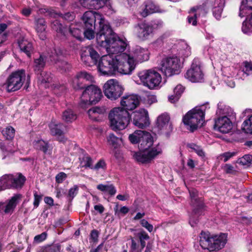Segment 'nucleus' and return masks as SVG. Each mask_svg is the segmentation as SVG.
Wrapping results in <instances>:
<instances>
[{"mask_svg":"<svg viewBox=\"0 0 252 252\" xmlns=\"http://www.w3.org/2000/svg\"><path fill=\"white\" fill-rule=\"evenodd\" d=\"M18 45L20 50L25 53L28 57H30L33 49L32 43L27 39L22 38L19 40Z\"/></svg>","mask_w":252,"mask_h":252,"instance_id":"f704fd0d","label":"nucleus"},{"mask_svg":"<svg viewBox=\"0 0 252 252\" xmlns=\"http://www.w3.org/2000/svg\"><path fill=\"white\" fill-rule=\"evenodd\" d=\"M163 22L159 20L153 21L150 23L141 22L134 28V33L140 40L145 41L153 36L155 30L161 28Z\"/></svg>","mask_w":252,"mask_h":252,"instance_id":"0eeeda50","label":"nucleus"},{"mask_svg":"<svg viewBox=\"0 0 252 252\" xmlns=\"http://www.w3.org/2000/svg\"><path fill=\"white\" fill-rule=\"evenodd\" d=\"M159 70L165 76L178 74L182 67L180 59L173 56L163 59L158 64Z\"/></svg>","mask_w":252,"mask_h":252,"instance_id":"6e6552de","label":"nucleus"},{"mask_svg":"<svg viewBox=\"0 0 252 252\" xmlns=\"http://www.w3.org/2000/svg\"><path fill=\"white\" fill-rule=\"evenodd\" d=\"M102 15L99 13L94 11H87L84 13L82 16V20L85 25V28H92L95 26V22H98L102 18Z\"/></svg>","mask_w":252,"mask_h":252,"instance_id":"5701e85b","label":"nucleus"},{"mask_svg":"<svg viewBox=\"0 0 252 252\" xmlns=\"http://www.w3.org/2000/svg\"><path fill=\"white\" fill-rule=\"evenodd\" d=\"M99 57L97 51L91 46L86 47L82 49L81 60L86 66H92L96 65Z\"/></svg>","mask_w":252,"mask_h":252,"instance_id":"dca6fc26","label":"nucleus"},{"mask_svg":"<svg viewBox=\"0 0 252 252\" xmlns=\"http://www.w3.org/2000/svg\"><path fill=\"white\" fill-rule=\"evenodd\" d=\"M242 31L245 34H250L252 33V25L249 24L248 19H246L243 22L242 26Z\"/></svg>","mask_w":252,"mask_h":252,"instance_id":"6e6d98bb","label":"nucleus"},{"mask_svg":"<svg viewBox=\"0 0 252 252\" xmlns=\"http://www.w3.org/2000/svg\"><path fill=\"white\" fill-rule=\"evenodd\" d=\"M246 9H252V0H242L241 5L240 7L239 16L243 17L244 16Z\"/></svg>","mask_w":252,"mask_h":252,"instance_id":"c03bdc74","label":"nucleus"},{"mask_svg":"<svg viewBox=\"0 0 252 252\" xmlns=\"http://www.w3.org/2000/svg\"><path fill=\"white\" fill-rule=\"evenodd\" d=\"M123 91V86L115 79L108 80L103 86V92L105 95L112 100L119 98Z\"/></svg>","mask_w":252,"mask_h":252,"instance_id":"ddd939ff","label":"nucleus"},{"mask_svg":"<svg viewBox=\"0 0 252 252\" xmlns=\"http://www.w3.org/2000/svg\"><path fill=\"white\" fill-rule=\"evenodd\" d=\"M2 133L7 139H11L14 136L15 129L11 126H8L2 131Z\"/></svg>","mask_w":252,"mask_h":252,"instance_id":"864d4df0","label":"nucleus"},{"mask_svg":"<svg viewBox=\"0 0 252 252\" xmlns=\"http://www.w3.org/2000/svg\"><path fill=\"white\" fill-rule=\"evenodd\" d=\"M108 0H80L81 5L88 9H99L107 4Z\"/></svg>","mask_w":252,"mask_h":252,"instance_id":"cd10ccee","label":"nucleus"},{"mask_svg":"<svg viewBox=\"0 0 252 252\" xmlns=\"http://www.w3.org/2000/svg\"><path fill=\"white\" fill-rule=\"evenodd\" d=\"M157 127L158 133L168 137L173 130V126L170 122V117L167 114L159 116L157 120Z\"/></svg>","mask_w":252,"mask_h":252,"instance_id":"f3484780","label":"nucleus"},{"mask_svg":"<svg viewBox=\"0 0 252 252\" xmlns=\"http://www.w3.org/2000/svg\"><path fill=\"white\" fill-rule=\"evenodd\" d=\"M192 148L196 153V154L200 157L204 158L205 157V153L203 151V150L200 149L197 146L194 145H193Z\"/></svg>","mask_w":252,"mask_h":252,"instance_id":"774afa93","label":"nucleus"},{"mask_svg":"<svg viewBox=\"0 0 252 252\" xmlns=\"http://www.w3.org/2000/svg\"><path fill=\"white\" fill-rule=\"evenodd\" d=\"M133 124L139 128H143L149 126V119L148 111L144 109H141L138 111L133 113Z\"/></svg>","mask_w":252,"mask_h":252,"instance_id":"aec40b11","label":"nucleus"},{"mask_svg":"<svg viewBox=\"0 0 252 252\" xmlns=\"http://www.w3.org/2000/svg\"><path fill=\"white\" fill-rule=\"evenodd\" d=\"M184 91V87L181 85H178L174 90V95L169 96L168 99L169 101L171 103L177 101Z\"/></svg>","mask_w":252,"mask_h":252,"instance_id":"ea45409f","label":"nucleus"},{"mask_svg":"<svg viewBox=\"0 0 252 252\" xmlns=\"http://www.w3.org/2000/svg\"><path fill=\"white\" fill-rule=\"evenodd\" d=\"M155 71L154 70L149 69L141 71L138 73V76L144 86L149 88V82Z\"/></svg>","mask_w":252,"mask_h":252,"instance_id":"72a5a7b5","label":"nucleus"},{"mask_svg":"<svg viewBox=\"0 0 252 252\" xmlns=\"http://www.w3.org/2000/svg\"><path fill=\"white\" fill-rule=\"evenodd\" d=\"M237 153L235 152H225L220 155V158L223 160L224 162H226L228 159L233 157L236 155Z\"/></svg>","mask_w":252,"mask_h":252,"instance_id":"bf43d9fd","label":"nucleus"},{"mask_svg":"<svg viewBox=\"0 0 252 252\" xmlns=\"http://www.w3.org/2000/svg\"><path fill=\"white\" fill-rule=\"evenodd\" d=\"M78 188L77 186H74L73 188H71L68 191L67 196L71 198H73L77 194Z\"/></svg>","mask_w":252,"mask_h":252,"instance_id":"0e129e2a","label":"nucleus"},{"mask_svg":"<svg viewBox=\"0 0 252 252\" xmlns=\"http://www.w3.org/2000/svg\"><path fill=\"white\" fill-rule=\"evenodd\" d=\"M47 234L45 232H43L39 235H36L34 238V240L36 242L40 243L46 239Z\"/></svg>","mask_w":252,"mask_h":252,"instance_id":"69168bd1","label":"nucleus"},{"mask_svg":"<svg viewBox=\"0 0 252 252\" xmlns=\"http://www.w3.org/2000/svg\"><path fill=\"white\" fill-rule=\"evenodd\" d=\"M26 178L19 173L17 178H14L11 174H6L0 179V191L10 188H21L24 184Z\"/></svg>","mask_w":252,"mask_h":252,"instance_id":"f8f14e48","label":"nucleus"},{"mask_svg":"<svg viewBox=\"0 0 252 252\" xmlns=\"http://www.w3.org/2000/svg\"><path fill=\"white\" fill-rule=\"evenodd\" d=\"M185 77L186 79L193 83L203 81L204 73L201 63L199 59L195 58L193 60L190 67L186 72Z\"/></svg>","mask_w":252,"mask_h":252,"instance_id":"9b49d317","label":"nucleus"},{"mask_svg":"<svg viewBox=\"0 0 252 252\" xmlns=\"http://www.w3.org/2000/svg\"><path fill=\"white\" fill-rule=\"evenodd\" d=\"M126 54L128 56L129 59L128 61H125L126 63L130 62V60L133 62V68L131 70L132 72L135 69L137 63H142L149 59L150 53L147 48L136 46L132 49V55Z\"/></svg>","mask_w":252,"mask_h":252,"instance_id":"2eb2a0df","label":"nucleus"},{"mask_svg":"<svg viewBox=\"0 0 252 252\" xmlns=\"http://www.w3.org/2000/svg\"><path fill=\"white\" fill-rule=\"evenodd\" d=\"M242 70L241 72L248 76L252 74V63L247 61L243 62L242 66Z\"/></svg>","mask_w":252,"mask_h":252,"instance_id":"3c124183","label":"nucleus"},{"mask_svg":"<svg viewBox=\"0 0 252 252\" xmlns=\"http://www.w3.org/2000/svg\"><path fill=\"white\" fill-rule=\"evenodd\" d=\"M110 126L114 131L124 129L130 121L129 114L126 110L121 107H116L109 114Z\"/></svg>","mask_w":252,"mask_h":252,"instance_id":"39448f33","label":"nucleus"},{"mask_svg":"<svg viewBox=\"0 0 252 252\" xmlns=\"http://www.w3.org/2000/svg\"><path fill=\"white\" fill-rule=\"evenodd\" d=\"M35 29L36 32L41 40L46 38V22L44 19L39 18L36 19L34 21Z\"/></svg>","mask_w":252,"mask_h":252,"instance_id":"c85d7f7f","label":"nucleus"},{"mask_svg":"<svg viewBox=\"0 0 252 252\" xmlns=\"http://www.w3.org/2000/svg\"><path fill=\"white\" fill-rule=\"evenodd\" d=\"M226 242V235L221 234L220 235L210 236L208 232H202L200 235V245L203 249L210 251L218 250L222 248Z\"/></svg>","mask_w":252,"mask_h":252,"instance_id":"423d86ee","label":"nucleus"},{"mask_svg":"<svg viewBox=\"0 0 252 252\" xmlns=\"http://www.w3.org/2000/svg\"><path fill=\"white\" fill-rule=\"evenodd\" d=\"M39 73L38 76V81L41 85H45L44 87L45 88L48 87L49 85H46V84H49L52 81V78L51 74L45 71H42Z\"/></svg>","mask_w":252,"mask_h":252,"instance_id":"4c0bfd02","label":"nucleus"},{"mask_svg":"<svg viewBox=\"0 0 252 252\" xmlns=\"http://www.w3.org/2000/svg\"><path fill=\"white\" fill-rule=\"evenodd\" d=\"M97 189L104 192H107L111 195H114L116 193V189L112 184H99L97 186Z\"/></svg>","mask_w":252,"mask_h":252,"instance_id":"79ce46f5","label":"nucleus"},{"mask_svg":"<svg viewBox=\"0 0 252 252\" xmlns=\"http://www.w3.org/2000/svg\"><path fill=\"white\" fill-rule=\"evenodd\" d=\"M63 52L60 49H54L52 50V54L50 55L49 58L50 61L55 62L57 66L61 69L66 71L69 70L71 66L67 62L64 61H60L61 57L62 56Z\"/></svg>","mask_w":252,"mask_h":252,"instance_id":"b1692460","label":"nucleus"},{"mask_svg":"<svg viewBox=\"0 0 252 252\" xmlns=\"http://www.w3.org/2000/svg\"><path fill=\"white\" fill-rule=\"evenodd\" d=\"M123 51L111 53L104 55L100 59L98 64V71L103 75L112 76L118 73L130 74L133 68V62L130 60L129 63H126L129 57Z\"/></svg>","mask_w":252,"mask_h":252,"instance_id":"f257e3e1","label":"nucleus"},{"mask_svg":"<svg viewBox=\"0 0 252 252\" xmlns=\"http://www.w3.org/2000/svg\"><path fill=\"white\" fill-rule=\"evenodd\" d=\"M217 114L222 115L221 117H227L230 118H235V113L233 112L232 109L222 102H220L218 104Z\"/></svg>","mask_w":252,"mask_h":252,"instance_id":"c756f323","label":"nucleus"},{"mask_svg":"<svg viewBox=\"0 0 252 252\" xmlns=\"http://www.w3.org/2000/svg\"><path fill=\"white\" fill-rule=\"evenodd\" d=\"M140 224L147 229L150 232H152L153 230V226L145 219H142L140 220Z\"/></svg>","mask_w":252,"mask_h":252,"instance_id":"052dcab7","label":"nucleus"},{"mask_svg":"<svg viewBox=\"0 0 252 252\" xmlns=\"http://www.w3.org/2000/svg\"><path fill=\"white\" fill-rule=\"evenodd\" d=\"M66 178V174L64 172H60L56 176V182L58 183H62Z\"/></svg>","mask_w":252,"mask_h":252,"instance_id":"338daca9","label":"nucleus"},{"mask_svg":"<svg viewBox=\"0 0 252 252\" xmlns=\"http://www.w3.org/2000/svg\"><path fill=\"white\" fill-rule=\"evenodd\" d=\"M80 161V166L86 168H93V161L92 158L88 155H85L82 157L79 158Z\"/></svg>","mask_w":252,"mask_h":252,"instance_id":"37998d69","label":"nucleus"},{"mask_svg":"<svg viewBox=\"0 0 252 252\" xmlns=\"http://www.w3.org/2000/svg\"><path fill=\"white\" fill-rule=\"evenodd\" d=\"M102 96L101 91L99 88L94 85L88 86L82 93L80 105L84 108L86 105L95 104L100 100Z\"/></svg>","mask_w":252,"mask_h":252,"instance_id":"1a4fd4ad","label":"nucleus"},{"mask_svg":"<svg viewBox=\"0 0 252 252\" xmlns=\"http://www.w3.org/2000/svg\"><path fill=\"white\" fill-rule=\"evenodd\" d=\"M207 105L196 106L189 111L183 117V122L191 131L201 127L204 122L205 112Z\"/></svg>","mask_w":252,"mask_h":252,"instance_id":"20e7f679","label":"nucleus"},{"mask_svg":"<svg viewBox=\"0 0 252 252\" xmlns=\"http://www.w3.org/2000/svg\"><path fill=\"white\" fill-rule=\"evenodd\" d=\"M107 139L109 145L114 148H117L121 142V139L117 137L113 133H110L107 136Z\"/></svg>","mask_w":252,"mask_h":252,"instance_id":"de8ad7c7","label":"nucleus"},{"mask_svg":"<svg viewBox=\"0 0 252 252\" xmlns=\"http://www.w3.org/2000/svg\"><path fill=\"white\" fill-rule=\"evenodd\" d=\"M225 0H214L213 13L217 19H220L225 5Z\"/></svg>","mask_w":252,"mask_h":252,"instance_id":"7c9ffc66","label":"nucleus"},{"mask_svg":"<svg viewBox=\"0 0 252 252\" xmlns=\"http://www.w3.org/2000/svg\"><path fill=\"white\" fill-rule=\"evenodd\" d=\"M158 11V7L151 0H146L141 6L140 11V15L143 17H146L149 14Z\"/></svg>","mask_w":252,"mask_h":252,"instance_id":"a878e982","label":"nucleus"},{"mask_svg":"<svg viewBox=\"0 0 252 252\" xmlns=\"http://www.w3.org/2000/svg\"><path fill=\"white\" fill-rule=\"evenodd\" d=\"M61 249V245L59 244H56L46 247L43 249L42 252H60Z\"/></svg>","mask_w":252,"mask_h":252,"instance_id":"5fc2aeb1","label":"nucleus"},{"mask_svg":"<svg viewBox=\"0 0 252 252\" xmlns=\"http://www.w3.org/2000/svg\"><path fill=\"white\" fill-rule=\"evenodd\" d=\"M48 55L47 56L41 55L38 58L34 60L33 67L34 71L37 74H38L41 72V70L44 68L46 60L48 58L50 60L49 56L52 54V51H51V53H48Z\"/></svg>","mask_w":252,"mask_h":252,"instance_id":"2f4dec72","label":"nucleus"},{"mask_svg":"<svg viewBox=\"0 0 252 252\" xmlns=\"http://www.w3.org/2000/svg\"><path fill=\"white\" fill-rule=\"evenodd\" d=\"M93 81V76L86 71H80L77 73L72 79L71 84L72 87L76 90L81 89L84 88V81Z\"/></svg>","mask_w":252,"mask_h":252,"instance_id":"412c9836","label":"nucleus"},{"mask_svg":"<svg viewBox=\"0 0 252 252\" xmlns=\"http://www.w3.org/2000/svg\"><path fill=\"white\" fill-rule=\"evenodd\" d=\"M161 81V77L160 75L157 72L155 71L152 77L149 82V89H155L158 87Z\"/></svg>","mask_w":252,"mask_h":252,"instance_id":"a19ab883","label":"nucleus"},{"mask_svg":"<svg viewBox=\"0 0 252 252\" xmlns=\"http://www.w3.org/2000/svg\"><path fill=\"white\" fill-rule=\"evenodd\" d=\"M52 28L58 32L64 34V28L57 20L55 21L52 25Z\"/></svg>","mask_w":252,"mask_h":252,"instance_id":"4d7b16f0","label":"nucleus"},{"mask_svg":"<svg viewBox=\"0 0 252 252\" xmlns=\"http://www.w3.org/2000/svg\"><path fill=\"white\" fill-rule=\"evenodd\" d=\"M104 112V108L94 107L90 109L88 111V114L90 119L94 121H98L99 115H102Z\"/></svg>","mask_w":252,"mask_h":252,"instance_id":"c9c22d12","label":"nucleus"},{"mask_svg":"<svg viewBox=\"0 0 252 252\" xmlns=\"http://www.w3.org/2000/svg\"><path fill=\"white\" fill-rule=\"evenodd\" d=\"M98 23L99 27L96 35L97 44L104 48L107 53H116L124 51L127 43L117 37L103 17Z\"/></svg>","mask_w":252,"mask_h":252,"instance_id":"7ed1b4c3","label":"nucleus"},{"mask_svg":"<svg viewBox=\"0 0 252 252\" xmlns=\"http://www.w3.org/2000/svg\"><path fill=\"white\" fill-rule=\"evenodd\" d=\"M92 28H85V30L84 32V36L89 39H93L94 37V30L95 28L94 27H91Z\"/></svg>","mask_w":252,"mask_h":252,"instance_id":"13d9d810","label":"nucleus"},{"mask_svg":"<svg viewBox=\"0 0 252 252\" xmlns=\"http://www.w3.org/2000/svg\"><path fill=\"white\" fill-rule=\"evenodd\" d=\"M178 56L179 58H186L190 56L191 54L190 48L185 43H183L181 45V47L178 49Z\"/></svg>","mask_w":252,"mask_h":252,"instance_id":"a18cd8bd","label":"nucleus"},{"mask_svg":"<svg viewBox=\"0 0 252 252\" xmlns=\"http://www.w3.org/2000/svg\"><path fill=\"white\" fill-rule=\"evenodd\" d=\"M131 245L129 252H142L145 246H142L139 241H136L133 237H130Z\"/></svg>","mask_w":252,"mask_h":252,"instance_id":"49530a36","label":"nucleus"},{"mask_svg":"<svg viewBox=\"0 0 252 252\" xmlns=\"http://www.w3.org/2000/svg\"><path fill=\"white\" fill-rule=\"evenodd\" d=\"M191 203L193 207V214L189 218V222L191 226L193 227L197 224L198 220L196 219L198 216L202 214L204 204L201 198L198 197V191L195 189L191 188L189 189Z\"/></svg>","mask_w":252,"mask_h":252,"instance_id":"9d476101","label":"nucleus"},{"mask_svg":"<svg viewBox=\"0 0 252 252\" xmlns=\"http://www.w3.org/2000/svg\"><path fill=\"white\" fill-rule=\"evenodd\" d=\"M33 195H34L33 205L35 208H37L38 206L39 202L42 199V195L38 194L37 191H34Z\"/></svg>","mask_w":252,"mask_h":252,"instance_id":"e2e57ef3","label":"nucleus"},{"mask_svg":"<svg viewBox=\"0 0 252 252\" xmlns=\"http://www.w3.org/2000/svg\"><path fill=\"white\" fill-rule=\"evenodd\" d=\"M209 10V7L206 4H203L202 5L192 7L189 12V15L188 16V22L195 26L197 23V19L200 17L206 15Z\"/></svg>","mask_w":252,"mask_h":252,"instance_id":"6ab92c4d","label":"nucleus"},{"mask_svg":"<svg viewBox=\"0 0 252 252\" xmlns=\"http://www.w3.org/2000/svg\"><path fill=\"white\" fill-rule=\"evenodd\" d=\"M237 163L243 166H249L252 164V155H245L238 159Z\"/></svg>","mask_w":252,"mask_h":252,"instance_id":"09e8293b","label":"nucleus"},{"mask_svg":"<svg viewBox=\"0 0 252 252\" xmlns=\"http://www.w3.org/2000/svg\"><path fill=\"white\" fill-rule=\"evenodd\" d=\"M133 144L139 143V148L142 151L135 153L133 157L138 162L142 163L150 162L161 153V150L157 147H152L153 137L151 133L143 130H136L128 137Z\"/></svg>","mask_w":252,"mask_h":252,"instance_id":"f03ea898","label":"nucleus"},{"mask_svg":"<svg viewBox=\"0 0 252 252\" xmlns=\"http://www.w3.org/2000/svg\"><path fill=\"white\" fill-rule=\"evenodd\" d=\"M76 118V114L70 109H67L63 112L62 119L66 123H71Z\"/></svg>","mask_w":252,"mask_h":252,"instance_id":"58836bf2","label":"nucleus"},{"mask_svg":"<svg viewBox=\"0 0 252 252\" xmlns=\"http://www.w3.org/2000/svg\"><path fill=\"white\" fill-rule=\"evenodd\" d=\"M121 104L126 110H132L137 107L139 104V99L137 95L130 94L123 97Z\"/></svg>","mask_w":252,"mask_h":252,"instance_id":"393cba45","label":"nucleus"},{"mask_svg":"<svg viewBox=\"0 0 252 252\" xmlns=\"http://www.w3.org/2000/svg\"><path fill=\"white\" fill-rule=\"evenodd\" d=\"M137 236L139 238V242L142 245V246H146L145 241L149 239L150 237L148 234L144 230H141L137 233Z\"/></svg>","mask_w":252,"mask_h":252,"instance_id":"603ef678","label":"nucleus"},{"mask_svg":"<svg viewBox=\"0 0 252 252\" xmlns=\"http://www.w3.org/2000/svg\"><path fill=\"white\" fill-rule=\"evenodd\" d=\"M34 147L40 150L45 154L51 155L52 154V148L49 145L48 143L42 139H38L33 142Z\"/></svg>","mask_w":252,"mask_h":252,"instance_id":"473e14b6","label":"nucleus"},{"mask_svg":"<svg viewBox=\"0 0 252 252\" xmlns=\"http://www.w3.org/2000/svg\"><path fill=\"white\" fill-rule=\"evenodd\" d=\"M63 127V125L61 123L57 124L54 122H52L49 125V128L51 134L57 136L58 140L60 142H64L65 141Z\"/></svg>","mask_w":252,"mask_h":252,"instance_id":"bb28decb","label":"nucleus"},{"mask_svg":"<svg viewBox=\"0 0 252 252\" xmlns=\"http://www.w3.org/2000/svg\"><path fill=\"white\" fill-rule=\"evenodd\" d=\"M22 198V195L17 194L12 196L7 203L0 202V212L5 214L12 213Z\"/></svg>","mask_w":252,"mask_h":252,"instance_id":"4be33fe9","label":"nucleus"},{"mask_svg":"<svg viewBox=\"0 0 252 252\" xmlns=\"http://www.w3.org/2000/svg\"><path fill=\"white\" fill-rule=\"evenodd\" d=\"M234 119L227 117H219L215 121L214 129L222 133H229L233 128L232 120Z\"/></svg>","mask_w":252,"mask_h":252,"instance_id":"a211bd4d","label":"nucleus"},{"mask_svg":"<svg viewBox=\"0 0 252 252\" xmlns=\"http://www.w3.org/2000/svg\"><path fill=\"white\" fill-rule=\"evenodd\" d=\"M242 129L246 133H252V115L243 122Z\"/></svg>","mask_w":252,"mask_h":252,"instance_id":"8fccbe9b","label":"nucleus"},{"mask_svg":"<svg viewBox=\"0 0 252 252\" xmlns=\"http://www.w3.org/2000/svg\"><path fill=\"white\" fill-rule=\"evenodd\" d=\"M222 169L223 171L227 174H235L236 172V170L234 167L229 164H226L223 167H222Z\"/></svg>","mask_w":252,"mask_h":252,"instance_id":"680f3d73","label":"nucleus"},{"mask_svg":"<svg viewBox=\"0 0 252 252\" xmlns=\"http://www.w3.org/2000/svg\"><path fill=\"white\" fill-rule=\"evenodd\" d=\"M81 29L82 27L80 24H71L69 28V32L73 37L79 40H81L82 39Z\"/></svg>","mask_w":252,"mask_h":252,"instance_id":"e433bc0d","label":"nucleus"},{"mask_svg":"<svg viewBox=\"0 0 252 252\" xmlns=\"http://www.w3.org/2000/svg\"><path fill=\"white\" fill-rule=\"evenodd\" d=\"M26 77L25 71L20 69L12 72L6 80L7 89L8 92L19 90L22 86Z\"/></svg>","mask_w":252,"mask_h":252,"instance_id":"4468645a","label":"nucleus"}]
</instances>
